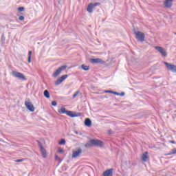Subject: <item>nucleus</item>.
<instances>
[{"label": "nucleus", "mask_w": 176, "mask_h": 176, "mask_svg": "<svg viewBox=\"0 0 176 176\" xmlns=\"http://www.w3.org/2000/svg\"><path fill=\"white\" fill-rule=\"evenodd\" d=\"M81 68L82 69H83V71H89V69H90L89 66H87L85 65H82Z\"/></svg>", "instance_id": "aec40b11"}, {"label": "nucleus", "mask_w": 176, "mask_h": 176, "mask_svg": "<svg viewBox=\"0 0 176 176\" xmlns=\"http://www.w3.org/2000/svg\"><path fill=\"white\" fill-rule=\"evenodd\" d=\"M25 106L26 107L27 109L30 111V112H34V111H35V107H34V104H32L30 99H28L25 101Z\"/></svg>", "instance_id": "39448f33"}, {"label": "nucleus", "mask_w": 176, "mask_h": 176, "mask_svg": "<svg viewBox=\"0 0 176 176\" xmlns=\"http://www.w3.org/2000/svg\"><path fill=\"white\" fill-rule=\"evenodd\" d=\"M124 94H126L124 92H121V93H120V96L121 97H123V96H124Z\"/></svg>", "instance_id": "72a5a7b5"}, {"label": "nucleus", "mask_w": 176, "mask_h": 176, "mask_svg": "<svg viewBox=\"0 0 176 176\" xmlns=\"http://www.w3.org/2000/svg\"><path fill=\"white\" fill-rule=\"evenodd\" d=\"M67 78L68 75L67 74L62 76L60 78H58L56 81H55V86H58L59 85H61V83H63V82H64V80H66Z\"/></svg>", "instance_id": "1a4fd4ad"}, {"label": "nucleus", "mask_w": 176, "mask_h": 176, "mask_svg": "<svg viewBox=\"0 0 176 176\" xmlns=\"http://www.w3.org/2000/svg\"><path fill=\"white\" fill-rule=\"evenodd\" d=\"M12 76H14V78H17L21 80H27V78H25V76H24L23 73H20L17 71H12Z\"/></svg>", "instance_id": "7ed1b4c3"}, {"label": "nucleus", "mask_w": 176, "mask_h": 176, "mask_svg": "<svg viewBox=\"0 0 176 176\" xmlns=\"http://www.w3.org/2000/svg\"><path fill=\"white\" fill-rule=\"evenodd\" d=\"M107 133H108V134H109V135L113 134V131H112V130H109V131H107Z\"/></svg>", "instance_id": "473e14b6"}, {"label": "nucleus", "mask_w": 176, "mask_h": 176, "mask_svg": "<svg viewBox=\"0 0 176 176\" xmlns=\"http://www.w3.org/2000/svg\"><path fill=\"white\" fill-rule=\"evenodd\" d=\"M60 2H61V0H58V3H59V5H60Z\"/></svg>", "instance_id": "e433bc0d"}, {"label": "nucleus", "mask_w": 176, "mask_h": 176, "mask_svg": "<svg viewBox=\"0 0 176 176\" xmlns=\"http://www.w3.org/2000/svg\"><path fill=\"white\" fill-rule=\"evenodd\" d=\"M164 5L166 9H170L173 6V0H164Z\"/></svg>", "instance_id": "4468645a"}, {"label": "nucleus", "mask_w": 176, "mask_h": 176, "mask_svg": "<svg viewBox=\"0 0 176 176\" xmlns=\"http://www.w3.org/2000/svg\"><path fill=\"white\" fill-rule=\"evenodd\" d=\"M84 123L87 127H91V120L90 118H86Z\"/></svg>", "instance_id": "dca6fc26"}, {"label": "nucleus", "mask_w": 176, "mask_h": 176, "mask_svg": "<svg viewBox=\"0 0 176 176\" xmlns=\"http://www.w3.org/2000/svg\"><path fill=\"white\" fill-rule=\"evenodd\" d=\"M24 162V160L20 159V160H15V162H16V163H20V162Z\"/></svg>", "instance_id": "c85d7f7f"}, {"label": "nucleus", "mask_w": 176, "mask_h": 176, "mask_svg": "<svg viewBox=\"0 0 176 176\" xmlns=\"http://www.w3.org/2000/svg\"><path fill=\"white\" fill-rule=\"evenodd\" d=\"M164 65H166L168 71H171V72H173L174 74H176V65H173L171 63L164 62Z\"/></svg>", "instance_id": "423d86ee"}, {"label": "nucleus", "mask_w": 176, "mask_h": 176, "mask_svg": "<svg viewBox=\"0 0 176 176\" xmlns=\"http://www.w3.org/2000/svg\"><path fill=\"white\" fill-rule=\"evenodd\" d=\"M80 155H82V148H77L76 151H73L72 157V159H76V157H79Z\"/></svg>", "instance_id": "9d476101"}, {"label": "nucleus", "mask_w": 176, "mask_h": 176, "mask_svg": "<svg viewBox=\"0 0 176 176\" xmlns=\"http://www.w3.org/2000/svg\"><path fill=\"white\" fill-rule=\"evenodd\" d=\"M52 107H56V106H57V102H56V101H52Z\"/></svg>", "instance_id": "bb28decb"}, {"label": "nucleus", "mask_w": 176, "mask_h": 176, "mask_svg": "<svg viewBox=\"0 0 176 176\" xmlns=\"http://www.w3.org/2000/svg\"><path fill=\"white\" fill-rule=\"evenodd\" d=\"M90 63L91 64H104L105 61L102 60L101 58H91L90 59Z\"/></svg>", "instance_id": "9b49d317"}, {"label": "nucleus", "mask_w": 176, "mask_h": 176, "mask_svg": "<svg viewBox=\"0 0 176 176\" xmlns=\"http://www.w3.org/2000/svg\"><path fill=\"white\" fill-rule=\"evenodd\" d=\"M38 145L40 148V152L42 155V157L45 158L47 156L46 149H45V147H43V145H42V143L41 142L38 141Z\"/></svg>", "instance_id": "6e6552de"}, {"label": "nucleus", "mask_w": 176, "mask_h": 176, "mask_svg": "<svg viewBox=\"0 0 176 176\" xmlns=\"http://www.w3.org/2000/svg\"><path fill=\"white\" fill-rule=\"evenodd\" d=\"M104 92H106V93H110V94H114V93H115V91H110V90L104 91Z\"/></svg>", "instance_id": "cd10ccee"}, {"label": "nucleus", "mask_w": 176, "mask_h": 176, "mask_svg": "<svg viewBox=\"0 0 176 176\" xmlns=\"http://www.w3.org/2000/svg\"><path fill=\"white\" fill-rule=\"evenodd\" d=\"M31 56H32V51H29L28 52V63H31Z\"/></svg>", "instance_id": "4be33fe9"}, {"label": "nucleus", "mask_w": 176, "mask_h": 176, "mask_svg": "<svg viewBox=\"0 0 176 176\" xmlns=\"http://www.w3.org/2000/svg\"><path fill=\"white\" fill-rule=\"evenodd\" d=\"M92 145H94V146H99V148H102V146H104V142L99 140L92 139L89 140V142L86 144L85 146V148H90V146H91Z\"/></svg>", "instance_id": "f257e3e1"}, {"label": "nucleus", "mask_w": 176, "mask_h": 176, "mask_svg": "<svg viewBox=\"0 0 176 176\" xmlns=\"http://www.w3.org/2000/svg\"><path fill=\"white\" fill-rule=\"evenodd\" d=\"M67 65H63L60 66V67H58L56 72H54L52 74V77L53 78H57V76H58V75H60V74H61V72H63V71H65V69H67Z\"/></svg>", "instance_id": "20e7f679"}, {"label": "nucleus", "mask_w": 176, "mask_h": 176, "mask_svg": "<svg viewBox=\"0 0 176 176\" xmlns=\"http://www.w3.org/2000/svg\"><path fill=\"white\" fill-rule=\"evenodd\" d=\"M59 145H65V139H61L59 142Z\"/></svg>", "instance_id": "5701e85b"}, {"label": "nucleus", "mask_w": 176, "mask_h": 176, "mask_svg": "<svg viewBox=\"0 0 176 176\" xmlns=\"http://www.w3.org/2000/svg\"><path fill=\"white\" fill-rule=\"evenodd\" d=\"M19 20H20V21H23L24 20V16H20L19 17Z\"/></svg>", "instance_id": "c756f323"}, {"label": "nucleus", "mask_w": 176, "mask_h": 176, "mask_svg": "<svg viewBox=\"0 0 176 176\" xmlns=\"http://www.w3.org/2000/svg\"><path fill=\"white\" fill-rule=\"evenodd\" d=\"M55 160H59L60 162H61V160H60V158L58 157V155H55Z\"/></svg>", "instance_id": "2f4dec72"}, {"label": "nucleus", "mask_w": 176, "mask_h": 176, "mask_svg": "<svg viewBox=\"0 0 176 176\" xmlns=\"http://www.w3.org/2000/svg\"><path fill=\"white\" fill-rule=\"evenodd\" d=\"M58 112H59V113H62V114L65 113V114H66L67 112V111L65 109V108L62 107V108L60 109V110L58 111Z\"/></svg>", "instance_id": "412c9836"}, {"label": "nucleus", "mask_w": 176, "mask_h": 176, "mask_svg": "<svg viewBox=\"0 0 176 176\" xmlns=\"http://www.w3.org/2000/svg\"><path fill=\"white\" fill-rule=\"evenodd\" d=\"M100 5H101L100 3H90L87 8L88 13H93V10L96 9V6H100Z\"/></svg>", "instance_id": "0eeeda50"}, {"label": "nucleus", "mask_w": 176, "mask_h": 176, "mask_svg": "<svg viewBox=\"0 0 176 176\" xmlns=\"http://www.w3.org/2000/svg\"><path fill=\"white\" fill-rule=\"evenodd\" d=\"M174 34L176 35V32H174Z\"/></svg>", "instance_id": "4c0bfd02"}, {"label": "nucleus", "mask_w": 176, "mask_h": 176, "mask_svg": "<svg viewBox=\"0 0 176 176\" xmlns=\"http://www.w3.org/2000/svg\"><path fill=\"white\" fill-rule=\"evenodd\" d=\"M170 155H176V148H173L172 151H170L168 153L164 154V156H170Z\"/></svg>", "instance_id": "a211bd4d"}, {"label": "nucleus", "mask_w": 176, "mask_h": 176, "mask_svg": "<svg viewBox=\"0 0 176 176\" xmlns=\"http://www.w3.org/2000/svg\"><path fill=\"white\" fill-rule=\"evenodd\" d=\"M80 93V91H77L74 93V94L73 95V98H76V97H78V95Z\"/></svg>", "instance_id": "b1692460"}, {"label": "nucleus", "mask_w": 176, "mask_h": 176, "mask_svg": "<svg viewBox=\"0 0 176 176\" xmlns=\"http://www.w3.org/2000/svg\"><path fill=\"white\" fill-rule=\"evenodd\" d=\"M169 142H170V144H175V141H174V140H170Z\"/></svg>", "instance_id": "c9c22d12"}, {"label": "nucleus", "mask_w": 176, "mask_h": 176, "mask_svg": "<svg viewBox=\"0 0 176 176\" xmlns=\"http://www.w3.org/2000/svg\"><path fill=\"white\" fill-rule=\"evenodd\" d=\"M103 176H113V168L108 169L103 172Z\"/></svg>", "instance_id": "2eb2a0df"}, {"label": "nucleus", "mask_w": 176, "mask_h": 176, "mask_svg": "<svg viewBox=\"0 0 176 176\" xmlns=\"http://www.w3.org/2000/svg\"><path fill=\"white\" fill-rule=\"evenodd\" d=\"M25 9V8L24 7H19V8H18V10L19 12H24Z\"/></svg>", "instance_id": "a878e982"}, {"label": "nucleus", "mask_w": 176, "mask_h": 176, "mask_svg": "<svg viewBox=\"0 0 176 176\" xmlns=\"http://www.w3.org/2000/svg\"><path fill=\"white\" fill-rule=\"evenodd\" d=\"M155 50H157V52H159V53H160V54H162V56H164V57H167V52H166V51H164V49H163V47H159V46H155Z\"/></svg>", "instance_id": "f8f14e48"}, {"label": "nucleus", "mask_w": 176, "mask_h": 176, "mask_svg": "<svg viewBox=\"0 0 176 176\" xmlns=\"http://www.w3.org/2000/svg\"><path fill=\"white\" fill-rule=\"evenodd\" d=\"M66 115H67V116H69L70 118H78V116H81L80 113H74V112L71 111H67L66 112Z\"/></svg>", "instance_id": "ddd939ff"}, {"label": "nucleus", "mask_w": 176, "mask_h": 176, "mask_svg": "<svg viewBox=\"0 0 176 176\" xmlns=\"http://www.w3.org/2000/svg\"><path fill=\"white\" fill-rule=\"evenodd\" d=\"M6 38H5V34H2L1 36V43H5Z\"/></svg>", "instance_id": "393cba45"}, {"label": "nucleus", "mask_w": 176, "mask_h": 176, "mask_svg": "<svg viewBox=\"0 0 176 176\" xmlns=\"http://www.w3.org/2000/svg\"><path fill=\"white\" fill-rule=\"evenodd\" d=\"M142 160L144 162H148V152H145L144 153H143V155H142Z\"/></svg>", "instance_id": "f3484780"}, {"label": "nucleus", "mask_w": 176, "mask_h": 176, "mask_svg": "<svg viewBox=\"0 0 176 176\" xmlns=\"http://www.w3.org/2000/svg\"><path fill=\"white\" fill-rule=\"evenodd\" d=\"M44 97H45V98H50V93L48 90L44 91Z\"/></svg>", "instance_id": "6ab92c4d"}, {"label": "nucleus", "mask_w": 176, "mask_h": 176, "mask_svg": "<svg viewBox=\"0 0 176 176\" xmlns=\"http://www.w3.org/2000/svg\"><path fill=\"white\" fill-rule=\"evenodd\" d=\"M58 152L59 153H64V150H63V148H59L58 151Z\"/></svg>", "instance_id": "7c9ffc66"}, {"label": "nucleus", "mask_w": 176, "mask_h": 176, "mask_svg": "<svg viewBox=\"0 0 176 176\" xmlns=\"http://www.w3.org/2000/svg\"><path fill=\"white\" fill-rule=\"evenodd\" d=\"M133 34L135 35V38L138 42H145V34L142 32L135 31V29L133 30Z\"/></svg>", "instance_id": "f03ea898"}, {"label": "nucleus", "mask_w": 176, "mask_h": 176, "mask_svg": "<svg viewBox=\"0 0 176 176\" xmlns=\"http://www.w3.org/2000/svg\"><path fill=\"white\" fill-rule=\"evenodd\" d=\"M120 93H118L116 91H114V95L115 96H120Z\"/></svg>", "instance_id": "f704fd0d"}]
</instances>
